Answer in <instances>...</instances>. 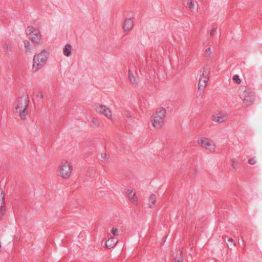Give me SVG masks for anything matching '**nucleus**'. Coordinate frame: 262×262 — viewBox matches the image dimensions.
I'll use <instances>...</instances> for the list:
<instances>
[{"mask_svg": "<svg viewBox=\"0 0 262 262\" xmlns=\"http://www.w3.org/2000/svg\"><path fill=\"white\" fill-rule=\"evenodd\" d=\"M24 47L27 52H31L32 50V45L29 41L25 40L24 41Z\"/></svg>", "mask_w": 262, "mask_h": 262, "instance_id": "19", "label": "nucleus"}, {"mask_svg": "<svg viewBox=\"0 0 262 262\" xmlns=\"http://www.w3.org/2000/svg\"><path fill=\"white\" fill-rule=\"evenodd\" d=\"M91 122L94 124H96L98 123V120L96 118H93L91 120Z\"/></svg>", "mask_w": 262, "mask_h": 262, "instance_id": "29", "label": "nucleus"}, {"mask_svg": "<svg viewBox=\"0 0 262 262\" xmlns=\"http://www.w3.org/2000/svg\"><path fill=\"white\" fill-rule=\"evenodd\" d=\"M74 52V49L71 44L67 43L64 45L62 49V53L66 57L71 56Z\"/></svg>", "mask_w": 262, "mask_h": 262, "instance_id": "12", "label": "nucleus"}, {"mask_svg": "<svg viewBox=\"0 0 262 262\" xmlns=\"http://www.w3.org/2000/svg\"><path fill=\"white\" fill-rule=\"evenodd\" d=\"M111 233L114 235H118V230L117 228H113L111 230Z\"/></svg>", "mask_w": 262, "mask_h": 262, "instance_id": "26", "label": "nucleus"}, {"mask_svg": "<svg viewBox=\"0 0 262 262\" xmlns=\"http://www.w3.org/2000/svg\"><path fill=\"white\" fill-rule=\"evenodd\" d=\"M238 94L245 106H248L253 103V97L249 89L245 86H241L239 89Z\"/></svg>", "mask_w": 262, "mask_h": 262, "instance_id": "5", "label": "nucleus"}, {"mask_svg": "<svg viewBox=\"0 0 262 262\" xmlns=\"http://www.w3.org/2000/svg\"><path fill=\"white\" fill-rule=\"evenodd\" d=\"M233 80L237 84H239L241 82V80L238 75H235L233 77Z\"/></svg>", "mask_w": 262, "mask_h": 262, "instance_id": "22", "label": "nucleus"}, {"mask_svg": "<svg viewBox=\"0 0 262 262\" xmlns=\"http://www.w3.org/2000/svg\"><path fill=\"white\" fill-rule=\"evenodd\" d=\"M248 163L252 165H254L256 163V160L254 158H251L249 160Z\"/></svg>", "mask_w": 262, "mask_h": 262, "instance_id": "27", "label": "nucleus"}, {"mask_svg": "<svg viewBox=\"0 0 262 262\" xmlns=\"http://www.w3.org/2000/svg\"><path fill=\"white\" fill-rule=\"evenodd\" d=\"M228 242H231L232 243V244L234 245V246H235L236 244H235V243L234 242V241L233 240L232 238H229L228 239Z\"/></svg>", "mask_w": 262, "mask_h": 262, "instance_id": "30", "label": "nucleus"}, {"mask_svg": "<svg viewBox=\"0 0 262 262\" xmlns=\"http://www.w3.org/2000/svg\"><path fill=\"white\" fill-rule=\"evenodd\" d=\"M216 28H213V29L211 30V31H210V35H211V36H213V35L215 34V33L216 32Z\"/></svg>", "mask_w": 262, "mask_h": 262, "instance_id": "28", "label": "nucleus"}, {"mask_svg": "<svg viewBox=\"0 0 262 262\" xmlns=\"http://www.w3.org/2000/svg\"><path fill=\"white\" fill-rule=\"evenodd\" d=\"M29 103V96L24 94L22 96L18 97L15 101V108L19 113V115L21 119H25L28 115L27 108Z\"/></svg>", "mask_w": 262, "mask_h": 262, "instance_id": "2", "label": "nucleus"}, {"mask_svg": "<svg viewBox=\"0 0 262 262\" xmlns=\"http://www.w3.org/2000/svg\"><path fill=\"white\" fill-rule=\"evenodd\" d=\"M95 110L97 113L105 116L108 120L113 118V112L110 108L105 105L98 104L95 106Z\"/></svg>", "mask_w": 262, "mask_h": 262, "instance_id": "8", "label": "nucleus"}, {"mask_svg": "<svg viewBox=\"0 0 262 262\" xmlns=\"http://www.w3.org/2000/svg\"><path fill=\"white\" fill-rule=\"evenodd\" d=\"M101 158L103 160L106 161L108 159V155L106 152H104L101 154Z\"/></svg>", "mask_w": 262, "mask_h": 262, "instance_id": "23", "label": "nucleus"}, {"mask_svg": "<svg viewBox=\"0 0 262 262\" xmlns=\"http://www.w3.org/2000/svg\"><path fill=\"white\" fill-rule=\"evenodd\" d=\"M157 201V196L155 194H152L150 195L147 204L150 207H153L155 206Z\"/></svg>", "mask_w": 262, "mask_h": 262, "instance_id": "15", "label": "nucleus"}, {"mask_svg": "<svg viewBox=\"0 0 262 262\" xmlns=\"http://www.w3.org/2000/svg\"><path fill=\"white\" fill-rule=\"evenodd\" d=\"M230 164L233 168L236 169L239 165V161L237 159L233 158L231 159Z\"/></svg>", "mask_w": 262, "mask_h": 262, "instance_id": "18", "label": "nucleus"}, {"mask_svg": "<svg viewBox=\"0 0 262 262\" xmlns=\"http://www.w3.org/2000/svg\"><path fill=\"white\" fill-rule=\"evenodd\" d=\"M206 55L208 56H210L212 54V50L210 48H208L205 51Z\"/></svg>", "mask_w": 262, "mask_h": 262, "instance_id": "25", "label": "nucleus"}, {"mask_svg": "<svg viewBox=\"0 0 262 262\" xmlns=\"http://www.w3.org/2000/svg\"><path fill=\"white\" fill-rule=\"evenodd\" d=\"M118 242L117 238L114 237H110L106 242L105 245L108 249H111L114 248Z\"/></svg>", "mask_w": 262, "mask_h": 262, "instance_id": "14", "label": "nucleus"}, {"mask_svg": "<svg viewBox=\"0 0 262 262\" xmlns=\"http://www.w3.org/2000/svg\"><path fill=\"white\" fill-rule=\"evenodd\" d=\"M178 253H179L178 254H179V256L177 257V256L174 257L175 262H183V259H182V257L181 256L182 255V251L179 250L178 251Z\"/></svg>", "mask_w": 262, "mask_h": 262, "instance_id": "20", "label": "nucleus"}, {"mask_svg": "<svg viewBox=\"0 0 262 262\" xmlns=\"http://www.w3.org/2000/svg\"><path fill=\"white\" fill-rule=\"evenodd\" d=\"M128 78L129 79L130 81L134 85H135V86L138 85V81L136 77L131 73L130 70H129L128 72Z\"/></svg>", "mask_w": 262, "mask_h": 262, "instance_id": "17", "label": "nucleus"}, {"mask_svg": "<svg viewBox=\"0 0 262 262\" xmlns=\"http://www.w3.org/2000/svg\"><path fill=\"white\" fill-rule=\"evenodd\" d=\"M228 248L231 249V248H230V246L228 245Z\"/></svg>", "mask_w": 262, "mask_h": 262, "instance_id": "32", "label": "nucleus"}, {"mask_svg": "<svg viewBox=\"0 0 262 262\" xmlns=\"http://www.w3.org/2000/svg\"><path fill=\"white\" fill-rule=\"evenodd\" d=\"M26 33L34 43H39L41 41L42 35L39 29L29 26L26 29Z\"/></svg>", "mask_w": 262, "mask_h": 262, "instance_id": "6", "label": "nucleus"}, {"mask_svg": "<svg viewBox=\"0 0 262 262\" xmlns=\"http://www.w3.org/2000/svg\"><path fill=\"white\" fill-rule=\"evenodd\" d=\"M126 193L129 199L133 203L136 204L137 203L138 198L136 196V193L132 188H128Z\"/></svg>", "mask_w": 262, "mask_h": 262, "instance_id": "11", "label": "nucleus"}, {"mask_svg": "<svg viewBox=\"0 0 262 262\" xmlns=\"http://www.w3.org/2000/svg\"><path fill=\"white\" fill-rule=\"evenodd\" d=\"M187 5L190 9H193L194 7V4L192 0H190V2H188Z\"/></svg>", "mask_w": 262, "mask_h": 262, "instance_id": "24", "label": "nucleus"}, {"mask_svg": "<svg viewBox=\"0 0 262 262\" xmlns=\"http://www.w3.org/2000/svg\"><path fill=\"white\" fill-rule=\"evenodd\" d=\"M227 118V115L222 112H220L213 117V120L216 123L224 121Z\"/></svg>", "mask_w": 262, "mask_h": 262, "instance_id": "13", "label": "nucleus"}, {"mask_svg": "<svg viewBox=\"0 0 262 262\" xmlns=\"http://www.w3.org/2000/svg\"><path fill=\"white\" fill-rule=\"evenodd\" d=\"M4 196L3 194L2 190L0 189V211L2 214L4 213Z\"/></svg>", "mask_w": 262, "mask_h": 262, "instance_id": "16", "label": "nucleus"}, {"mask_svg": "<svg viewBox=\"0 0 262 262\" xmlns=\"http://www.w3.org/2000/svg\"><path fill=\"white\" fill-rule=\"evenodd\" d=\"M4 46L5 47L7 51L8 52V53H10L12 52L11 47L9 43H8L7 42H5L4 43Z\"/></svg>", "mask_w": 262, "mask_h": 262, "instance_id": "21", "label": "nucleus"}, {"mask_svg": "<svg viewBox=\"0 0 262 262\" xmlns=\"http://www.w3.org/2000/svg\"><path fill=\"white\" fill-rule=\"evenodd\" d=\"M73 169L72 164L66 160H62L58 167V175L63 179H68L71 177Z\"/></svg>", "mask_w": 262, "mask_h": 262, "instance_id": "4", "label": "nucleus"}, {"mask_svg": "<svg viewBox=\"0 0 262 262\" xmlns=\"http://www.w3.org/2000/svg\"><path fill=\"white\" fill-rule=\"evenodd\" d=\"M198 145L203 148H204L211 152H214L215 150V144L214 141L206 137H200L197 140Z\"/></svg>", "mask_w": 262, "mask_h": 262, "instance_id": "7", "label": "nucleus"}, {"mask_svg": "<svg viewBox=\"0 0 262 262\" xmlns=\"http://www.w3.org/2000/svg\"><path fill=\"white\" fill-rule=\"evenodd\" d=\"M49 57V50L43 49L38 54H35L33 58L32 69L34 72H37L42 68L47 63Z\"/></svg>", "mask_w": 262, "mask_h": 262, "instance_id": "1", "label": "nucleus"}, {"mask_svg": "<svg viewBox=\"0 0 262 262\" xmlns=\"http://www.w3.org/2000/svg\"><path fill=\"white\" fill-rule=\"evenodd\" d=\"M166 114V109L163 107L157 108L151 117V122L155 128L160 129L163 126Z\"/></svg>", "mask_w": 262, "mask_h": 262, "instance_id": "3", "label": "nucleus"}, {"mask_svg": "<svg viewBox=\"0 0 262 262\" xmlns=\"http://www.w3.org/2000/svg\"><path fill=\"white\" fill-rule=\"evenodd\" d=\"M209 70L207 68H204L203 71H200V78L198 83L199 89H203L207 85L209 79Z\"/></svg>", "mask_w": 262, "mask_h": 262, "instance_id": "9", "label": "nucleus"}, {"mask_svg": "<svg viewBox=\"0 0 262 262\" xmlns=\"http://www.w3.org/2000/svg\"><path fill=\"white\" fill-rule=\"evenodd\" d=\"M134 26L133 17H127L125 19L123 24V29L125 33H128L132 30Z\"/></svg>", "mask_w": 262, "mask_h": 262, "instance_id": "10", "label": "nucleus"}, {"mask_svg": "<svg viewBox=\"0 0 262 262\" xmlns=\"http://www.w3.org/2000/svg\"><path fill=\"white\" fill-rule=\"evenodd\" d=\"M1 247H2L1 242L0 241V248H1Z\"/></svg>", "mask_w": 262, "mask_h": 262, "instance_id": "31", "label": "nucleus"}]
</instances>
